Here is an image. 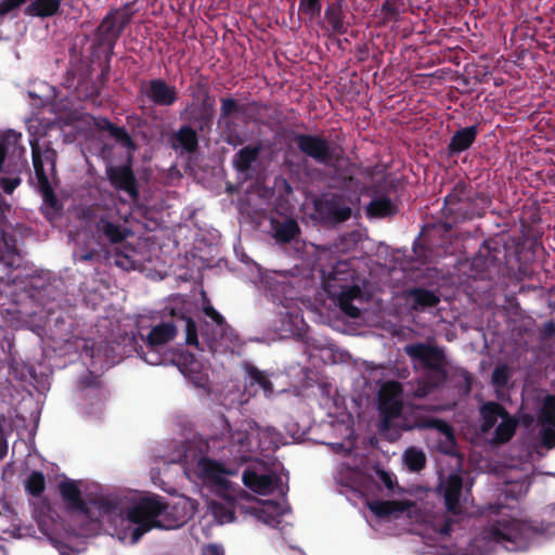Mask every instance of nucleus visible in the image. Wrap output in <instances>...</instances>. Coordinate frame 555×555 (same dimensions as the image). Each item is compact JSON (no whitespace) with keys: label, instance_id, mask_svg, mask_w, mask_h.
Here are the masks:
<instances>
[{"label":"nucleus","instance_id":"39","mask_svg":"<svg viewBox=\"0 0 555 555\" xmlns=\"http://www.w3.org/2000/svg\"><path fill=\"white\" fill-rule=\"evenodd\" d=\"M298 13L310 22L320 17L322 11V0H298Z\"/></svg>","mask_w":555,"mask_h":555},{"label":"nucleus","instance_id":"42","mask_svg":"<svg viewBox=\"0 0 555 555\" xmlns=\"http://www.w3.org/2000/svg\"><path fill=\"white\" fill-rule=\"evenodd\" d=\"M362 292L359 285L348 283L341 288L337 289V294H328L331 297H337L338 302H352L356 298L361 296Z\"/></svg>","mask_w":555,"mask_h":555},{"label":"nucleus","instance_id":"3","mask_svg":"<svg viewBox=\"0 0 555 555\" xmlns=\"http://www.w3.org/2000/svg\"><path fill=\"white\" fill-rule=\"evenodd\" d=\"M169 505L159 495L144 496L128 507L126 518L135 525L131 532V542L137 543L154 528L170 529L173 525H165L160 517L167 513Z\"/></svg>","mask_w":555,"mask_h":555},{"label":"nucleus","instance_id":"63","mask_svg":"<svg viewBox=\"0 0 555 555\" xmlns=\"http://www.w3.org/2000/svg\"><path fill=\"white\" fill-rule=\"evenodd\" d=\"M96 256L95 250H88L80 255L79 260L82 262L91 261Z\"/></svg>","mask_w":555,"mask_h":555},{"label":"nucleus","instance_id":"1","mask_svg":"<svg viewBox=\"0 0 555 555\" xmlns=\"http://www.w3.org/2000/svg\"><path fill=\"white\" fill-rule=\"evenodd\" d=\"M550 520L540 522L511 519H498L485 531V538L501 544L508 552H520L529 548L537 535L551 538L555 535V504L546 508Z\"/></svg>","mask_w":555,"mask_h":555},{"label":"nucleus","instance_id":"15","mask_svg":"<svg viewBox=\"0 0 555 555\" xmlns=\"http://www.w3.org/2000/svg\"><path fill=\"white\" fill-rule=\"evenodd\" d=\"M462 490L463 478L455 473L450 474L438 486V491L443 498L447 512L455 516L463 513L461 505Z\"/></svg>","mask_w":555,"mask_h":555},{"label":"nucleus","instance_id":"7","mask_svg":"<svg viewBox=\"0 0 555 555\" xmlns=\"http://www.w3.org/2000/svg\"><path fill=\"white\" fill-rule=\"evenodd\" d=\"M403 350L412 362L428 371L427 377L434 387L446 383L448 361L442 348L426 343H415L405 345Z\"/></svg>","mask_w":555,"mask_h":555},{"label":"nucleus","instance_id":"36","mask_svg":"<svg viewBox=\"0 0 555 555\" xmlns=\"http://www.w3.org/2000/svg\"><path fill=\"white\" fill-rule=\"evenodd\" d=\"M417 426L420 428L424 429H435L441 435H443L446 438L453 440L454 439V430L452 426L441 418L436 417H426L423 420H420L417 422Z\"/></svg>","mask_w":555,"mask_h":555},{"label":"nucleus","instance_id":"29","mask_svg":"<svg viewBox=\"0 0 555 555\" xmlns=\"http://www.w3.org/2000/svg\"><path fill=\"white\" fill-rule=\"evenodd\" d=\"M62 0H33L24 10L25 15L34 17H51L55 15Z\"/></svg>","mask_w":555,"mask_h":555},{"label":"nucleus","instance_id":"11","mask_svg":"<svg viewBox=\"0 0 555 555\" xmlns=\"http://www.w3.org/2000/svg\"><path fill=\"white\" fill-rule=\"evenodd\" d=\"M402 385L391 380L384 384L378 392V411L380 414V429L391 426V421L399 417L402 412Z\"/></svg>","mask_w":555,"mask_h":555},{"label":"nucleus","instance_id":"8","mask_svg":"<svg viewBox=\"0 0 555 555\" xmlns=\"http://www.w3.org/2000/svg\"><path fill=\"white\" fill-rule=\"evenodd\" d=\"M132 13L127 8L111 10L101 21L95 30L99 47L107 50V61L126 26L131 22Z\"/></svg>","mask_w":555,"mask_h":555},{"label":"nucleus","instance_id":"17","mask_svg":"<svg viewBox=\"0 0 555 555\" xmlns=\"http://www.w3.org/2000/svg\"><path fill=\"white\" fill-rule=\"evenodd\" d=\"M198 331L207 349L211 352L217 350L222 340L232 341V328L227 322H223V324L219 326L217 323L204 320L201 322L199 327L197 326V332Z\"/></svg>","mask_w":555,"mask_h":555},{"label":"nucleus","instance_id":"37","mask_svg":"<svg viewBox=\"0 0 555 555\" xmlns=\"http://www.w3.org/2000/svg\"><path fill=\"white\" fill-rule=\"evenodd\" d=\"M25 489L34 498H39L46 489L44 475L38 470L31 472L25 481Z\"/></svg>","mask_w":555,"mask_h":555},{"label":"nucleus","instance_id":"38","mask_svg":"<svg viewBox=\"0 0 555 555\" xmlns=\"http://www.w3.org/2000/svg\"><path fill=\"white\" fill-rule=\"evenodd\" d=\"M404 463L409 470L420 472L426 465L425 453L416 448H409L404 452Z\"/></svg>","mask_w":555,"mask_h":555},{"label":"nucleus","instance_id":"16","mask_svg":"<svg viewBox=\"0 0 555 555\" xmlns=\"http://www.w3.org/2000/svg\"><path fill=\"white\" fill-rule=\"evenodd\" d=\"M60 494L69 511L79 512L86 518H93L91 507L82 499L81 491L75 480L66 479L59 485Z\"/></svg>","mask_w":555,"mask_h":555},{"label":"nucleus","instance_id":"32","mask_svg":"<svg viewBox=\"0 0 555 555\" xmlns=\"http://www.w3.org/2000/svg\"><path fill=\"white\" fill-rule=\"evenodd\" d=\"M261 152V144L255 146L247 145L241 149L234 156V166L238 171H247L250 169L251 164L257 160Z\"/></svg>","mask_w":555,"mask_h":555},{"label":"nucleus","instance_id":"13","mask_svg":"<svg viewBox=\"0 0 555 555\" xmlns=\"http://www.w3.org/2000/svg\"><path fill=\"white\" fill-rule=\"evenodd\" d=\"M321 272L323 288L327 294H337V289L356 279V271L349 259L338 260L328 270L322 269Z\"/></svg>","mask_w":555,"mask_h":555},{"label":"nucleus","instance_id":"9","mask_svg":"<svg viewBox=\"0 0 555 555\" xmlns=\"http://www.w3.org/2000/svg\"><path fill=\"white\" fill-rule=\"evenodd\" d=\"M293 141L301 154L319 165L333 166L339 159L336 147L322 134L294 133Z\"/></svg>","mask_w":555,"mask_h":555},{"label":"nucleus","instance_id":"45","mask_svg":"<svg viewBox=\"0 0 555 555\" xmlns=\"http://www.w3.org/2000/svg\"><path fill=\"white\" fill-rule=\"evenodd\" d=\"M189 121L194 125V129H196V132H204L211 127L212 122V115L209 112H202L201 109L198 112H192Z\"/></svg>","mask_w":555,"mask_h":555},{"label":"nucleus","instance_id":"10","mask_svg":"<svg viewBox=\"0 0 555 555\" xmlns=\"http://www.w3.org/2000/svg\"><path fill=\"white\" fill-rule=\"evenodd\" d=\"M352 210L344 195L323 194L314 201V219L322 225L335 227L350 219Z\"/></svg>","mask_w":555,"mask_h":555},{"label":"nucleus","instance_id":"43","mask_svg":"<svg viewBox=\"0 0 555 555\" xmlns=\"http://www.w3.org/2000/svg\"><path fill=\"white\" fill-rule=\"evenodd\" d=\"M246 372L250 379V385L257 384L264 392H272V383L262 371H259L256 366L248 365Z\"/></svg>","mask_w":555,"mask_h":555},{"label":"nucleus","instance_id":"55","mask_svg":"<svg viewBox=\"0 0 555 555\" xmlns=\"http://www.w3.org/2000/svg\"><path fill=\"white\" fill-rule=\"evenodd\" d=\"M203 312L207 318L210 319L209 322L217 323L219 326L223 324V322H227L225 319L219 313L208 301L206 305L203 306Z\"/></svg>","mask_w":555,"mask_h":555},{"label":"nucleus","instance_id":"51","mask_svg":"<svg viewBox=\"0 0 555 555\" xmlns=\"http://www.w3.org/2000/svg\"><path fill=\"white\" fill-rule=\"evenodd\" d=\"M78 387L81 390L88 388H100L101 379L99 375H95L92 371H87L78 380Z\"/></svg>","mask_w":555,"mask_h":555},{"label":"nucleus","instance_id":"41","mask_svg":"<svg viewBox=\"0 0 555 555\" xmlns=\"http://www.w3.org/2000/svg\"><path fill=\"white\" fill-rule=\"evenodd\" d=\"M107 132L112 138H114L118 143H120L126 149H135L133 139L124 127L116 126L115 124H108Z\"/></svg>","mask_w":555,"mask_h":555},{"label":"nucleus","instance_id":"49","mask_svg":"<svg viewBox=\"0 0 555 555\" xmlns=\"http://www.w3.org/2000/svg\"><path fill=\"white\" fill-rule=\"evenodd\" d=\"M176 364L180 369L183 374H186L189 371H193L190 366L196 364V360L193 353L189 351L181 350L177 353Z\"/></svg>","mask_w":555,"mask_h":555},{"label":"nucleus","instance_id":"23","mask_svg":"<svg viewBox=\"0 0 555 555\" xmlns=\"http://www.w3.org/2000/svg\"><path fill=\"white\" fill-rule=\"evenodd\" d=\"M273 237L280 244H289L300 235V228L294 218L284 220H271Z\"/></svg>","mask_w":555,"mask_h":555},{"label":"nucleus","instance_id":"24","mask_svg":"<svg viewBox=\"0 0 555 555\" xmlns=\"http://www.w3.org/2000/svg\"><path fill=\"white\" fill-rule=\"evenodd\" d=\"M91 513L93 518H89L92 521H98L103 517L124 516L122 507L117 500L108 498H100L90 502Z\"/></svg>","mask_w":555,"mask_h":555},{"label":"nucleus","instance_id":"5","mask_svg":"<svg viewBox=\"0 0 555 555\" xmlns=\"http://www.w3.org/2000/svg\"><path fill=\"white\" fill-rule=\"evenodd\" d=\"M30 149L37 189L42 196L43 203L53 211H59L62 209V205L44 170V164H47L51 171H55L57 153L50 143L42 149L37 139L30 140Z\"/></svg>","mask_w":555,"mask_h":555},{"label":"nucleus","instance_id":"52","mask_svg":"<svg viewBox=\"0 0 555 555\" xmlns=\"http://www.w3.org/2000/svg\"><path fill=\"white\" fill-rule=\"evenodd\" d=\"M212 511L217 518L225 521H232L234 519V512L225 507L222 503H214Z\"/></svg>","mask_w":555,"mask_h":555},{"label":"nucleus","instance_id":"59","mask_svg":"<svg viewBox=\"0 0 555 555\" xmlns=\"http://www.w3.org/2000/svg\"><path fill=\"white\" fill-rule=\"evenodd\" d=\"M340 309L350 318L360 317V309L352 305V302H338Z\"/></svg>","mask_w":555,"mask_h":555},{"label":"nucleus","instance_id":"40","mask_svg":"<svg viewBox=\"0 0 555 555\" xmlns=\"http://www.w3.org/2000/svg\"><path fill=\"white\" fill-rule=\"evenodd\" d=\"M538 422L555 426V395H547L544 398Z\"/></svg>","mask_w":555,"mask_h":555},{"label":"nucleus","instance_id":"47","mask_svg":"<svg viewBox=\"0 0 555 555\" xmlns=\"http://www.w3.org/2000/svg\"><path fill=\"white\" fill-rule=\"evenodd\" d=\"M509 377L511 372L508 366L506 364H501L493 370L491 382L493 386L504 388L508 384Z\"/></svg>","mask_w":555,"mask_h":555},{"label":"nucleus","instance_id":"64","mask_svg":"<svg viewBox=\"0 0 555 555\" xmlns=\"http://www.w3.org/2000/svg\"><path fill=\"white\" fill-rule=\"evenodd\" d=\"M108 73H109V65L107 64L101 72L100 75V82L104 83L108 79Z\"/></svg>","mask_w":555,"mask_h":555},{"label":"nucleus","instance_id":"54","mask_svg":"<svg viewBox=\"0 0 555 555\" xmlns=\"http://www.w3.org/2000/svg\"><path fill=\"white\" fill-rule=\"evenodd\" d=\"M15 253V246L12 242H8L7 234L3 233L0 238V261H4L9 256Z\"/></svg>","mask_w":555,"mask_h":555},{"label":"nucleus","instance_id":"46","mask_svg":"<svg viewBox=\"0 0 555 555\" xmlns=\"http://www.w3.org/2000/svg\"><path fill=\"white\" fill-rule=\"evenodd\" d=\"M197 92L193 94V98L199 99L202 98V112L211 113L215 100L209 93L208 85L205 81H198L196 83Z\"/></svg>","mask_w":555,"mask_h":555},{"label":"nucleus","instance_id":"53","mask_svg":"<svg viewBox=\"0 0 555 555\" xmlns=\"http://www.w3.org/2000/svg\"><path fill=\"white\" fill-rule=\"evenodd\" d=\"M27 0H1L0 1V17L5 16L7 14L13 12L18 9L21 5L25 4Z\"/></svg>","mask_w":555,"mask_h":555},{"label":"nucleus","instance_id":"2","mask_svg":"<svg viewBox=\"0 0 555 555\" xmlns=\"http://www.w3.org/2000/svg\"><path fill=\"white\" fill-rule=\"evenodd\" d=\"M491 203L488 194L477 192L466 181L459 180L443 201L444 227L451 229L452 224L483 217Z\"/></svg>","mask_w":555,"mask_h":555},{"label":"nucleus","instance_id":"33","mask_svg":"<svg viewBox=\"0 0 555 555\" xmlns=\"http://www.w3.org/2000/svg\"><path fill=\"white\" fill-rule=\"evenodd\" d=\"M246 106L240 104L235 99L225 96L220 99V114L218 125L227 124V121H233L232 117L238 114H244Z\"/></svg>","mask_w":555,"mask_h":555},{"label":"nucleus","instance_id":"56","mask_svg":"<svg viewBox=\"0 0 555 555\" xmlns=\"http://www.w3.org/2000/svg\"><path fill=\"white\" fill-rule=\"evenodd\" d=\"M157 348L147 349V352H144L142 350V354L137 350V352L140 354V357L149 364L151 365H158L163 362L162 356L156 350Z\"/></svg>","mask_w":555,"mask_h":555},{"label":"nucleus","instance_id":"27","mask_svg":"<svg viewBox=\"0 0 555 555\" xmlns=\"http://www.w3.org/2000/svg\"><path fill=\"white\" fill-rule=\"evenodd\" d=\"M408 297L412 299L411 308L416 311L434 308L440 302V298L435 292L423 287L410 288Z\"/></svg>","mask_w":555,"mask_h":555},{"label":"nucleus","instance_id":"12","mask_svg":"<svg viewBox=\"0 0 555 555\" xmlns=\"http://www.w3.org/2000/svg\"><path fill=\"white\" fill-rule=\"evenodd\" d=\"M105 173L109 184L115 190L127 193L134 202L139 199V185L132 169L131 159L127 164L107 166Z\"/></svg>","mask_w":555,"mask_h":555},{"label":"nucleus","instance_id":"28","mask_svg":"<svg viewBox=\"0 0 555 555\" xmlns=\"http://www.w3.org/2000/svg\"><path fill=\"white\" fill-rule=\"evenodd\" d=\"M175 149L181 147L186 153H195L198 149V135L191 125H183L175 134Z\"/></svg>","mask_w":555,"mask_h":555},{"label":"nucleus","instance_id":"21","mask_svg":"<svg viewBox=\"0 0 555 555\" xmlns=\"http://www.w3.org/2000/svg\"><path fill=\"white\" fill-rule=\"evenodd\" d=\"M478 133V125H473L456 130L454 134L451 137L450 142L448 144L449 156L457 155L468 150L476 141Z\"/></svg>","mask_w":555,"mask_h":555},{"label":"nucleus","instance_id":"31","mask_svg":"<svg viewBox=\"0 0 555 555\" xmlns=\"http://www.w3.org/2000/svg\"><path fill=\"white\" fill-rule=\"evenodd\" d=\"M366 211L370 217L386 218L396 215L398 208L388 196H379L370 202Z\"/></svg>","mask_w":555,"mask_h":555},{"label":"nucleus","instance_id":"44","mask_svg":"<svg viewBox=\"0 0 555 555\" xmlns=\"http://www.w3.org/2000/svg\"><path fill=\"white\" fill-rule=\"evenodd\" d=\"M222 129L223 141L229 145L236 147L244 143L243 138L235 128L234 121H227V124L219 125Z\"/></svg>","mask_w":555,"mask_h":555},{"label":"nucleus","instance_id":"19","mask_svg":"<svg viewBox=\"0 0 555 555\" xmlns=\"http://www.w3.org/2000/svg\"><path fill=\"white\" fill-rule=\"evenodd\" d=\"M94 227L99 237L105 238L111 244H120L131 234L128 228L112 221L104 215L98 218Z\"/></svg>","mask_w":555,"mask_h":555},{"label":"nucleus","instance_id":"50","mask_svg":"<svg viewBox=\"0 0 555 555\" xmlns=\"http://www.w3.org/2000/svg\"><path fill=\"white\" fill-rule=\"evenodd\" d=\"M78 91L83 99L93 100L100 95V87L96 81H85L79 83Z\"/></svg>","mask_w":555,"mask_h":555},{"label":"nucleus","instance_id":"22","mask_svg":"<svg viewBox=\"0 0 555 555\" xmlns=\"http://www.w3.org/2000/svg\"><path fill=\"white\" fill-rule=\"evenodd\" d=\"M260 506L253 507V514L266 525L276 527L280 524V517L284 515L283 505L274 500L258 501Z\"/></svg>","mask_w":555,"mask_h":555},{"label":"nucleus","instance_id":"48","mask_svg":"<svg viewBox=\"0 0 555 555\" xmlns=\"http://www.w3.org/2000/svg\"><path fill=\"white\" fill-rule=\"evenodd\" d=\"M539 424L541 425L539 434L541 446L548 450L555 448V426L545 423Z\"/></svg>","mask_w":555,"mask_h":555},{"label":"nucleus","instance_id":"18","mask_svg":"<svg viewBox=\"0 0 555 555\" xmlns=\"http://www.w3.org/2000/svg\"><path fill=\"white\" fill-rule=\"evenodd\" d=\"M243 483L253 492L260 495L271 494L281 478L272 474H258L251 468H246L242 476Z\"/></svg>","mask_w":555,"mask_h":555},{"label":"nucleus","instance_id":"14","mask_svg":"<svg viewBox=\"0 0 555 555\" xmlns=\"http://www.w3.org/2000/svg\"><path fill=\"white\" fill-rule=\"evenodd\" d=\"M140 91L156 106L169 107L179 99V91L177 87L169 85L162 78H155L147 82H143Z\"/></svg>","mask_w":555,"mask_h":555},{"label":"nucleus","instance_id":"62","mask_svg":"<svg viewBox=\"0 0 555 555\" xmlns=\"http://www.w3.org/2000/svg\"><path fill=\"white\" fill-rule=\"evenodd\" d=\"M10 210V205L5 202L0 194V223L7 219V212Z\"/></svg>","mask_w":555,"mask_h":555},{"label":"nucleus","instance_id":"57","mask_svg":"<svg viewBox=\"0 0 555 555\" xmlns=\"http://www.w3.org/2000/svg\"><path fill=\"white\" fill-rule=\"evenodd\" d=\"M21 183L20 178H1L0 177V186L8 194H11Z\"/></svg>","mask_w":555,"mask_h":555},{"label":"nucleus","instance_id":"20","mask_svg":"<svg viewBox=\"0 0 555 555\" xmlns=\"http://www.w3.org/2000/svg\"><path fill=\"white\" fill-rule=\"evenodd\" d=\"M346 12L344 10V1L336 0L328 2L324 11V23L327 30L333 35H345L348 31L346 23Z\"/></svg>","mask_w":555,"mask_h":555},{"label":"nucleus","instance_id":"58","mask_svg":"<svg viewBox=\"0 0 555 555\" xmlns=\"http://www.w3.org/2000/svg\"><path fill=\"white\" fill-rule=\"evenodd\" d=\"M541 336L543 339H551L555 337V321L551 320L543 324Z\"/></svg>","mask_w":555,"mask_h":555},{"label":"nucleus","instance_id":"35","mask_svg":"<svg viewBox=\"0 0 555 555\" xmlns=\"http://www.w3.org/2000/svg\"><path fill=\"white\" fill-rule=\"evenodd\" d=\"M518 422L516 418L504 416L494 430V440L498 443L508 442L515 435Z\"/></svg>","mask_w":555,"mask_h":555},{"label":"nucleus","instance_id":"60","mask_svg":"<svg viewBox=\"0 0 555 555\" xmlns=\"http://www.w3.org/2000/svg\"><path fill=\"white\" fill-rule=\"evenodd\" d=\"M378 475H379L382 482L385 485V487L389 490H392L393 489V480H392L391 475L385 470H380L378 473Z\"/></svg>","mask_w":555,"mask_h":555},{"label":"nucleus","instance_id":"6","mask_svg":"<svg viewBox=\"0 0 555 555\" xmlns=\"http://www.w3.org/2000/svg\"><path fill=\"white\" fill-rule=\"evenodd\" d=\"M519 256L514 246L501 245L496 240H486L473 257L470 268L479 274L488 278L492 273H499L503 267L513 266V260L518 261Z\"/></svg>","mask_w":555,"mask_h":555},{"label":"nucleus","instance_id":"25","mask_svg":"<svg viewBox=\"0 0 555 555\" xmlns=\"http://www.w3.org/2000/svg\"><path fill=\"white\" fill-rule=\"evenodd\" d=\"M480 415L482 418L481 431L489 433L498 422L504 416H508V411L499 402L488 401L480 406Z\"/></svg>","mask_w":555,"mask_h":555},{"label":"nucleus","instance_id":"34","mask_svg":"<svg viewBox=\"0 0 555 555\" xmlns=\"http://www.w3.org/2000/svg\"><path fill=\"white\" fill-rule=\"evenodd\" d=\"M403 7L402 0H385L379 9L380 23L387 25L399 22Z\"/></svg>","mask_w":555,"mask_h":555},{"label":"nucleus","instance_id":"26","mask_svg":"<svg viewBox=\"0 0 555 555\" xmlns=\"http://www.w3.org/2000/svg\"><path fill=\"white\" fill-rule=\"evenodd\" d=\"M409 507L408 502L404 501H372L369 503L371 512L379 518L397 517L404 513Z\"/></svg>","mask_w":555,"mask_h":555},{"label":"nucleus","instance_id":"61","mask_svg":"<svg viewBox=\"0 0 555 555\" xmlns=\"http://www.w3.org/2000/svg\"><path fill=\"white\" fill-rule=\"evenodd\" d=\"M203 555H224V553L218 545L210 544L204 548Z\"/></svg>","mask_w":555,"mask_h":555},{"label":"nucleus","instance_id":"30","mask_svg":"<svg viewBox=\"0 0 555 555\" xmlns=\"http://www.w3.org/2000/svg\"><path fill=\"white\" fill-rule=\"evenodd\" d=\"M197 470L201 478L212 482H220L222 475L227 473L221 464L208 457L198 460Z\"/></svg>","mask_w":555,"mask_h":555},{"label":"nucleus","instance_id":"4","mask_svg":"<svg viewBox=\"0 0 555 555\" xmlns=\"http://www.w3.org/2000/svg\"><path fill=\"white\" fill-rule=\"evenodd\" d=\"M171 315L173 317L172 322H162L152 327L144 339L146 349L158 348L169 343L177 336L179 328H181L185 333V343L189 346H194L197 350L204 351L205 347L198 339L195 321L184 313H176L175 310L171 311Z\"/></svg>","mask_w":555,"mask_h":555}]
</instances>
